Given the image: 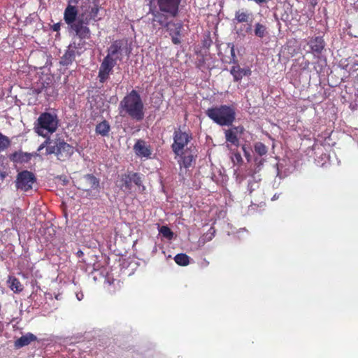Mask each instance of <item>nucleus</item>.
Listing matches in <instances>:
<instances>
[{"mask_svg": "<svg viewBox=\"0 0 358 358\" xmlns=\"http://www.w3.org/2000/svg\"><path fill=\"white\" fill-rule=\"evenodd\" d=\"M100 9L99 3L94 0H85L80 6L81 13L71 23H66L69 31L73 33L80 41L91 38V30L88 25L92 21L97 22L101 20L98 17Z\"/></svg>", "mask_w": 358, "mask_h": 358, "instance_id": "obj_1", "label": "nucleus"}, {"mask_svg": "<svg viewBox=\"0 0 358 358\" xmlns=\"http://www.w3.org/2000/svg\"><path fill=\"white\" fill-rule=\"evenodd\" d=\"M120 113H124L132 120L140 122L145 116L144 105L138 92L132 90L120 103Z\"/></svg>", "mask_w": 358, "mask_h": 358, "instance_id": "obj_2", "label": "nucleus"}, {"mask_svg": "<svg viewBox=\"0 0 358 358\" xmlns=\"http://www.w3.org/2000/svg\"><path fill=\"white\" fill-rule=\"evenodd\" d=\"M206 115L218 125L231 126L236 120V109L233 106H215L208 108Z\"/></svg>", "mask_w": 358, "mask_h": 358, "instance_id": "obj_3", "label": "nucleus"}, {"mask_svg": "<svg viewBox=\"0 0 358 358\" xmlns=\"http://www.w3.org/2000/svg\"><path fill=\"white\" fill-rule=\"evenodd\" d=\"M59 124L57 115L55 113H42L35 123L34 131L39 136L46 137L54 133Z\"/></svg>", "mask_w": 358, "mask_h": 358, "instance_id": "obj_4", "label": "nucleus"}, {"mask_svg": "<svg viewBox=\"0 0 358 358\" xmlns=\"http://www.w3.org/2000/svg\"><path fill=\"white\" fill-rule=\"evenodd\" d=\"M74 153V148L60 138H56L53 145L47 147L45 155L55 154L60 161H65Z\"/></svg>", "mask_w": 358, "mask_h": 358, "instance_id": "obj_5", "label": "nucleus"}, {"mask_svg": "<svg viewBox=\"0 0 358 358\" xmlns=\"http://www.w3.org/2000/svg\"><path fill=\"white\" fill-rule=\"evenodd\" d=\"M132 184L138 187L142 186V180L140 173L127 171L119 176L116 181L117 186L125 192H131Z\"/></svg>", "mask_w": 358, "mask_h": 358, "instance_id": "obj_6", "label": "nucleus"}, {"mask_svg": "<svg viewBox=\"0 0 358 358\" xmlns=\"http://www.w3.org/2000/svg\"><path fill=\"white\" fill-rule=\"evenodd\" d=\"M124 53L127 55L130 53L127 48V41L124 39H119L111 43L110 45L108 48L106 57H109L110 60L117 63V61L122 60Z\"/></svg>", "mask_w": 358, "mask_h": 358, "instance_id": "obj_7", "label": "nucleus"}, {"mask_svg": "<svg viewBox=\"0 0 358 358\" xmlns=\"http://www.w3.org/2000/svg\"><path fill=\"white\" fill-rule=\"evenodd\" d=\"M192 136L190 132L182 131L180 129L176 130L173 134V143L171 149L176 155H182L184 148L192 140Z\"/></svg>", "mask_w": 358, "mask_h": 358, "instance_id": "obj_8", "label": "nucleus"}, {"mask_svg": "<svg viewBox=\"0 0 358 358\" xmlns=\"http://www.w3.org/2000/svg\"><path fill=\"white\" fill-rule=\"evenodd\" d=\"M36 182L35 175L29 171L24 170L19 172L16 176L15 187L17 189L27 192L33 188V185Z\"/></svg>", "mask_w": 358, "mask_h": 358, "instance_id": "obj_9", "label": "nucleus"}, {"mask_svg": "<svg viewBox=\"0 0 358 358\" xmlns=\"http://www.w3.org/2000/svg\"><path fill=\"white\" fill-rule=\"evenodd\" d=\"M156 3L158 8L167 13L171 17L178 15L181 0H157Z\"/></svg>", "mask_w": 358, "mask_h": 358, "instance_id": "obj_10", "label": "nucleus"}, {"mask_svg": "<svg viewBox=\"0 0 358 358\" xmlns=\"http://www.w3.org/2000/svg\"><path fill=\"white\" fill-rule=\"evenodd\" d=\"M149 13L152 15V23L154 27L159 25L161 27H165L167 26L168 18L169 15L167 13L161 11L160 9H157L155 6H150Z\"/></svg>", "mask_w": 358, "mask_h": 358, "instance_id": "obj_11", "label": "nucleus"}, {"mask_svg": "<svg viewBox=\"0 0 358 358\" xmlns=\"http://www.w3.org/2000/svg\"><path fill=\"white\" fill-rule=\"evenodd\" d=\"M115 65V62L110 60L109 57L103 58L99 70L98 78L100 83H104L108 79L109 75Z\"/></svg>", "mask_w": 358, "mask_h": 358, "instance_id": "obj_12", "label": "nucleus"}, {"mask_svg": "<svg viewBox=\"0 0 358 358\" xmlns=\"http://www.w3.org/2000/svg\"><path fill=\"white\" fill-rule=\"evenodd\" d=\"M80 44H76L75 42L71 43L66 50L64 54L61 57L59 64L63 66H69L72 64L76 59V50L78 48Z\"/></svg>", "mask_w": 358, "mask_h": 358, "instance_id": "obj_13", "label": "nucleus"}, {"mask_svg": "<svg viewBox=\"0 0 358 358\" xmlns=\"http://www.w3.org/2000/svg\"><path fill=\"white\" fill-rule=\"evenodd\" d=\"M167 24L165 28L169 32L173 43L176 45L180 44V40L179 36L182 27V24L169 22Z\"/></svg>", "mask_w": 358, "mask_h": 358, "instance_id": "obj_14", "label": "nucleus"}, {"mask_svg": "<svg viewBox=\"0 0 358 358\" xmlns=\"http://www.w3.org/2000/svg\"><path fill=\"white\" fill-rule=\"evenodd\" d=\"M234 82H241L244 76H250L252 71L250 67L241 68L239 65H234L230 69Z\"/></svg>", "mask_w": 358, "mask_h": 358, "instance_id": "obj_15", "label": "nucleus"}, {"mask_svg": "<svg viewBox=\"0 0 358 358\" xmlns=\"http://www.w3.org/2000/svg\"><path fill=\"white\" fill-rule=\"evenodd\" d=\"M135 153L139 157L150 158L152 150L150 145H147L146 143L143 140H138L134 145Z\"/></svg>", "mask_w": 358, "mask_h": 358, "instance_id": "obj_16", "label": "nucleus"}, {"mask_svg": "<svg viewBox=\"0 0 358 358\" xmlns=\"http://www.w3.org/2000/svg\"><path fill=\"white\" fill-rule=\"evenodd\" d=\"M308 45L314 54L320 55L324 49L325 42L322 36H314L309 39Z\"/></svg>", "mask_w": 358, "mask_h": 358, "instance_id": "obj_17", "label": "nucleus"}, {"mask_svg": "<svg viewBox=\"0 0 358 358\" xmlns=\"http://www.w3.org/2000/svg\"><path fill=\"white\" fill-rule=\"evenodd\" d=\"M243 129V127L238 126L233 129L225 130L224 135L226 141L235 146H238L239 139L237 137L236 133L234 131V130L242 133Z\"/></svg>", "mask_w": 358, "mask_h": 358, "instance_id": "obj_18", "label": "nucleus"}, {"mask_svg": "<svg viewBox=\"0 0 358 358\" xmlns=\"http://www.w3.org/2000/svg\"><path fill=\"white\" fill-rule=\"evenodd\" d=\"M36 340L37 337L35 335L31 333H27L17 338L14 343V346L15 348L19 349L29 345L31 342Z\"/></svg>", "mask_w": 358, "mask_h": 358, "instance_id": "obj_19", "label": "nucleus"}, {"mask_svg": "<svg viewBox=\"0 0 358 358\" xmlns=\"http://www.w3.org/2000/svg\"><path fill=\"white\" fill-rule=\"evenodd\" d=\"M9 159L14 163H27L31 160V154L16 151L10 155Z\"/></svg>", "mask_w": 358, "mask_h": 358, "instance_id": "obj_20", "label": "nucleus"}, {"mask_svg": "<svg viewBox=\"0 0 358 358\" xmlns=\"http://www.w3.org/2000/svg\"><path fill=\"white\" fill-rule=\"evenodd\" d=\"M84 180L87 183V186L83 189L90 191L98 189L99 188V180L92 174H87L84 177Z\"/></svg>", "mask_w": 358, "mask_h": 358, "instance_id": "obj_21", "label": "nucleus"}, {"mask_svg": "<svg viewBox=\"0 0 358 358\" xmlns=\"http://www.w3.org/2000/svg\"><path fill=\"white\" fill-rule=\"evenodd\" d=\"M252 13L247 10L239 9L235 13L234 20L238 23L248 22L251 21Z\"/></svg>", "mask_w": 358, "mask_h": 358, "instance_id": "obj_22", "label": "nucleus"}, {"mask_svg": "<svg viewBox=\"0 0 358 358\" xmlns=\"http://www.w3.org/2000/svg\"><path fill=\"white\" fill-rule=\"evenodd\" d=\"M110 130V126L108 122L106 120L97 124L95 128L96 133L101 136H108Z\"/></svg>", "mask_w": 358, "mask_h": 358, "instance_id": "obj_23", "label": "nucleus"}, {"mask_svg": "<svg viewBox=\"0 0 358 358\" xmlns=\"http://www.w3.org/2000/svg\"><path fill=\"white\" fill-rule=\"evenodd\" d=\"M8 282L10 283L9 287L15 293L21 292L23 290V286L20 281L15 277L9 278Z\"/></svg>", "mask_w": 358, "mask_h": 358, "instance_id": "obj_24", "label": "nucleus"}, {"mask_svg": "<svg viewBox=\"0 0 358 358\" xmlns=\"http://www.w3.org/2000/svg\"><path fill=\"white\" fill-rule=\"evenodd\" d=\"M180 156L182 158V165L185 168H189L192 166L193 162L195 161L194 155L187 152L183 151V154Z\"/></svg>", "mask_w": 358, "mask_h": 358, "instance_id": "obj_25", "label": "nucleus"}, {"mask_svg": "<svg viewBox=\"0 0 358 358\" xmlns=\"http://www.w3.org/2000/svg\"><path fill=\"white\" fill-rule=\"evenodd\" d=\"M174 260L176 263L180 266H185L189 264V257L184 253L178 254L175 256Z\"/></svg>", "mask_w": 358, "mask_h": 358, "instance_id": "obj_26", "label": "nucleus"}, {"mask_svg": "<svg viewBox=\"0 0 358 358\" xmlns=\"http://www.w3.org/2000/svg\"><path fill=\"white\" fill-rule=\"evenodd\" d=\"M266 27L265 25L260 24V23H256L255 27V36L259 37V38H264L266 34Z\"/></svg>", "mask_w": 358, "mask_h": 358, "instance_id": "obj_27", "label": "nucleus"}, {"mask_svg": "<svg viewBox=\"0 0 358 358\" xmlns=\"http://www.w3.org/2000/svg\"><path fill=\"white\" fill-rule=\"evenodd\" d=\"M255 151L259 155L263 156L267 153V147L262 142H257L254 145Z\"/></svg>", "mask_w": 358, "mask_h": 358, "instance_id": "obj_28", "label": "nucleus"}, {"mask_svg": "<svg viewBox=\"0 0 358 358\" xmlns=\"http://www.w3.org/2000/svg\"><path fill=\"white\" fill-rule=\"evenodd\" d=\"M159 233L166 238L171 240L173 237V232L167 226H162L159 229Z\"/></svg>", "mask_w": 358, "mask_h": 358, "instance_id": "obj_29", "label": "nucleus"}, {"mask_svg": "<svg viewBox=\"0 0 358 358\" xmlns=\"http://www.w3.org/2000/svg\"><path fill=\"white\" fill-rule=\"evenodd\" d=\"M10 144L9 138L0 133V152L6 150Z\"/></svg>", "mask_w": 358, "mask_h": 358, "instance_id": "obj_30", "label": "nucleus"}, {"mask_svg": "<svg viewBox=\"0 0 358 358\" xmlns=\"http://www.w3.org/2000/svg\"><path fill=\"white\" fill-rule=\"evenodd\" d=\"M47 138L45 139V141L40 145V146L38 147L37 151L38 152H41L42 150H43L44 148H47L48 146L49 145H54V141H52L50 138V137L48 136V135L46 136Z\"/></svg>", "mask_w": 358, "mask_h": 358, "instance_id": "obj_31", "label": "nucleus"}, {"mask_svg": "<svg viewBox=\"0 0 358 358\" xmlns=\"http://www.w3.org/2000/svg\"><path fill=\"white\" fill-rule=\"evenodd\" d=\"M232 160L237 164H241L243 162L241 155L238 152L233 154Z\"/></svg>", "mask_w": 358, "mask_h": 358, "instance_id": "obj_32", "label": "nucleus"}, {"mask_svg": "<svg viewBox=\"0 0 358 358\" xmlns=\"http://www.w3.org/2000/svg\"><path fill=\"white\" fill-rule=\"evenodd\" d=\"M227 45L231 49L230 50L231 58L236 57V55L235 53L234 45L232 43H229L227 44Z\"/></svg>", "mask_w": 358, "mask_h": 358, "instance_id": "obj_33", "label": "nucleus"}, {"mask_svg": "<svg viewBox=\"0 0 358 358\" xmlns=\"http://www.w3.org/2000/svg\"><path fill=\"white\" fill-rule=\"evenodd\" d=\"M242 149L244 152L245 157H246L247 160L249 162L250 159V155L249 152L247 150L245 145H243L242 146Z\"/></svg>", "mask_w": 358, "mask_h": 358, "instance_id": "obj_34", "label": "nucleus"}, {"mask_svg": "<svg viewBox=\"0 0 358 358\" xmlns=\"http://www.w3.org/2000/svg\"><path fill=\"white\" fill-rule=\"evenodd\" d=\"M61 24L59 22L55 23L52 26V29L54 31H59L60 30Z\"/></svg>", "mask_w": 358, "mask_h": 358, "instance_id": "obj_35", "label": "nucleus"}, {"mask_svg": "<svg viewBox=\"0 0 358 358\" xmlns=\"http://www.w3.org/2000/svg\"><path fill=\"white\" fill-rule=\"evenodd\" d=\"M229 63L233 64L234 65H238V61L237 59V57L231 58Z\"/></svg>", "mask_w": 358, "mask_h": 358, "instance_id": "obj_36", "label": "nucleus"}, {"mask_svg": "<svg viewBox=\"0 0 358 358\" xmlns=\"http://www.w3.org/2000/svg\"><path fill=\"white\" fill-rule=\"evenodd\" d=\"M34 92H36V94H38L41 93L42 88L41 89H35Z\"/></svg>", "mask_w": 358, "mask_h": 358, "instance_id": "obj_37", "label": "nucleus"}, {"mask_svg": "<svg viewBox=\"0 0 358 358\" xmlns=\"http://www.w3.org/2000/svg\"><path fill=\"white\" fill-rule=\"evenodd\" d=\"M149 1V6H152V3L156 1V0H148Z\"/></svg>", "mask_w": 358, "mask_h": 358, "instance_id": "obj_38", "label": "nucleus"}, {"mask_svg": "<svg viewBox=\"0 0 358 358\" xmlns=\"http://www.w3.org/2000/svg\"><path fill=\"white\" fill-rule=\"evenodd\" d=\"M357 69H356V68H355V69H352V68H350V69H349V72H350V73H351L352 71H356Z\"/></svg>", "mask_w": 358, "mask_h": 358, "instance_id": "obj_39", "label": "nucleus"}, {"mask_svg": "<svg viewBox=\"0 0 358 358\" xmlns=\"http://www.w3.org/2000/svg\"><path fill=\"white\" fill-rule=\"evenodd\" d=\"M78 253H79V255L83 254L82 251H79Z\"/></svg>", "mask_w": 358, "mask_h": 358, "instance_id": "obj_40", "label": "nucleus"}, {"mask_svg": "<svg viewBox=\"0 0 358 358\" xmlns=\"http://www.w3.org/2000/svg\"><path fill=\"white\" fill-rule=\"evenodd\" d=\"M78 253H79V255L83 254L82 251H79Z\"/></svg>", "mask_w": 358, "mask_h": 358, "instance_id": "obj_41", "label": "nucleus"}, {"mask_svg": "<svg viewBox=\"0 0 358 358\" xmlns=\"http://www.w3.org/2000/svg\"><path fill=\"white\" fill-rule=\"evenodd\" d=\"M354 66H358V64L355 63V64H354Z\"/></svg>", "mask_w": 358, "mask_h": 358, "instance_id": "obj_42", "label": "nucleus"}]
</instances>
